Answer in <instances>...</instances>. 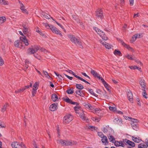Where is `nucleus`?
I'll return each mask as SVG.
<instances>
[{"mask_svg": "<svg viewBox=\"0 0 148 148\" xmlns=\"http://www.w3.org/2000/svg\"><path fill=\"white\" fill-rule=\"evenodd\" d=\"M56 23L62 29H63V30H64V32H65V29L63 27L60 23H58L57 21H55Z\"/></svg>", "mask_w": 148, "mask_h": 148, "instance_id": "60", "label": "nucleus"}, {"mask_svg": "<svg viewBox=\"0 0 148 148\" xmlns=\"http://www.w3.org/2000/svg\"><path fill=\"white\" fill-rule=\"evenodd\" d=\"M141 36V34H137L134 35L132 37V39L130 40L131 43L133 42L137 38H140Z\"/></svg>", "mask_w": 148, "mask_h": 148, "instance_id": "17", "label": "nucleus"}, {"mask_svg": "<svg viewBox=\"0 0 148 148\" xmlns=\"http://www.w3.org/2000/svg\"><path fill=\"white\" fill-rule=\"evenodd\" d=\"M132 140L136 143H139L141 141V139L139 138L132 136Z\"/></svg>", "mask_w": 148, "mask_h": 148, "instance_id": "30", "label": "nucleus"}, {"mask_svg": "<svg viewBox=\"0 0 148 148\" xmlns=\"http://www.w3.org/2000/svg\"><path fill=\"white\" fill-rule=\"evenodd\" d=\"M39 85V82H36L34 84L32 90V95L33 97L36 94L37 90L38 88Z\"/></svg>", "mask_w": 148, "mask_h": 148, "instance_id": "7", "label": "nucleus"}, {"mask_svg": "<svg viewBox=\"0 0 148 148\" xmlns=\"http://www.w3.org/2000/svg\"><path fill=\"white\" fill-rule=\"evenodd\" d=\"M58 108V104L54 103L51 105L49 107V109L51 111H54L56 110Z\"/></svg>", "mask_w": 148, "mask_h": 148, "instance_id": "12", "label": "nucleus"}, {"mask_svg": "<svg viewBox=\"0 0 148 148\" xmlns=\"http://www.w3.org/2000/svg\"><path fill=\"white\" fill-rule=\"evenodd\" d=\"M14 45L16 47H19L21 49L25 48L24 46L22 44L20 39V40H17L15 41L14 43Z\"/></svg>", "mask_w": 148, "mask_h": 148, "instance_id": "9", "label": "nucleus"}, {"mask_svg": "<svg viewBox=\"0 0 148 148\" xmlns=\"http://www.w3.org/2000/svg\"><path fill=\"white\" fill-rule=\"evenodd\" d=\"M75 93L78 95H79L81 96H82V93L81 92V90H76L75 91Z\"/></svg>", "mask_w": 148, "mask_h": 148, "instance_id": "59", "label": "nucleus"}, {"mask_svg": "<svg viewBox=\"0 0 148 148\" xmlns=\"http://www.w3.org/2000/svg\"><path fill=\"white\" fill-rule=\"evenodd\" d=\"M76 86L77 88L80 90H82L84 88V86H83L80 84H76Z\"/></svg>", "mask_w": 148, "mask_h": 148, "instance_id": "41", "label": "nucleus"}, {"mask_svg": "<svg viewBox=\"0 0 148 148\" xmlns=\"http://www.w3.org/2000/svg\"><path fill=\"white\" fill-rule=\"evenodd\" d=\"M84 106L85 107L89 109V110H92L93 109V107L89 103H87L86 104L84 105Z\"/></svg>", "mask_w": 148, "mask_h": 148, "instance_id": "39", "label": "nucleus"}, {"mask_svg": "<svg viewBox=\"0 0 148 148\" xmlns=\"http://www.w3.org/2000/svg\"><path fill=\"white\" fill-rule=\"evenodd\" d=\"M120 42L121 44L126 48L128 49L129 50H132V51H134V50L133 49L130 47L129 46L126 44L123 40H120Z\"/></svg>", "mask_w": 148, "mask_h": 148, "instance_id": "19", "label": "nucleus"}, {"mask_svg": "<svg viewBox=\"0 0 148 148\" xmlns=\"http://www.w3.org/2000/svg\"><path fill=\"white\" fill-rule=\"evenodd\" d=\"M25 67L26 69H27L28 68V64L29 63H30V62L28 60L26 59L25 60Z\"/></svg>", "mask_w": 148, "mask_h": 148, "instance_id": "52", "label": "nucleus"}, {"mask_svg": "<svg viewBox=\"0 0 148 148\" xmlns=\"http://www.w3.org/2000/svg\"><path fill=\"white\" fill-rule=\"evenodd\" d=\"M73 120V116L70 114L66 115L63 118V121L66 123H68Z\"/></svg>", "mask_w": 148, "mask_h": 148, "instance_id": "5", "label": "nucleus"}, {"mask_svg": "<svg viewBox=\"0 0 148 148\" xmlns=\"http://www.w3.org/2000/svg\"><path fill=\"white\" fill-rule=\"evenodd\" d=\"M91 119L94 121L99 122L100 120V119L99 118L92 117Z\"/></svg>", "mask_w": 148, "mask_h": 148, "instance_id": "53", "label": "nucleus"}, {"mask_svg": "<svg viewBox=\"0 0 148 148\" xmlns=\"http://www.w3.org/2000/svg\"><path fill=\"white\" fill-rule=\"evenodd\" d=\"M26 89V88H21L19 89H18V90H16L15 91V92L16 93H21L23 92L24 90Z\"/></svg>", "mask_w": 148, "mask_h": 148, "instance_id": "37", "label": "nucleus"}, {"mask_svg": "<svg viewBox=\"0 0 148 148\" xmlns=\"http://www.w3.org/2000/svg\"><path fill=\"white\" fill-rule=\"evenodd\" d=\"M8 106V103H6L3 106V108H1V111L2 112H4L7 109V107Z\"/></svg>", "mask_w": 148, "mask_h": 148, "instance_id": "34", "label": "nucleus"}, {"mask_svg": "<svg viewBox=\"0 0 148 148\" xmlns=\"http://www.w3.org/2000/svg\"><path fill=\"white\" fill-rule=\"evenodd\" d=\"M68 36L72 42L74 43L76 45H78L80 48H83V46L82 45L78 39L76 38L74 36L71 34H69L68 35Z\"/></svg>", "mask_w": 148, "mask_h": 148, "instance_id": "1", "label": "nucleus"}, {"mask_svg": "<svg viewBox=\"0 0 148 148\" xmlns=\"http://www.w3.org/2000/svg\"><path fill=\"white\" fill-rule=\"evenodd\" d=\"M67 72L69 73L70 74H72L75 77L78 79V77H79V76H77V75L75 74V73L73 72V71L71 70H68L66 71Z\"/></svg>", "mask_w": 148, "mask_h": 148, "instance_id": "40", "label": "nucleus"}, {"mask_svg": "<svg viewBox=\"0 0 148 148\" xmlns=\"http://www.w3.org/2000/svg\"><path fill=\"white\" fill-rule=\"evenodd\" d=\"M77 144V143L76 141L73 140H67L66 145L67 146L70 145L72 146L75 145Z\"/></svg>", "mask_w": 148, "mask_h": 148, "instance_id": "22", "label": "nucleus"}, {"mask_svg": "<svg viewBox=\"0 0 148 148\" xmlns=\"http://www.w3.org/2000/svg\"><path fill=\"white\" fill-rule=\"evenodd\" d=\"M19 2L20 4V9L22 11V12L25 14H28V12L25 9V7L23 4L20 1H19Z\"/></svg>", "mask_w": 148, "mask_h": 148, "instance_id": "11", "label": "nucleus"}, {"mask_svg": "<svg viewBox=\"0 0 148 148\" xmlns=\"http://www.w3.org/2000/svg\"><path fill=\"white\" fill-rule=\"evenodd\" d=\"M108 132L109 133V135H114V130L110 128H108Z\"/></svg>", "mask_w": 148, "mask_h": 148, "instance_id": "51", "label": "nucleus"}, {"mask_svg": "<svg viewBox=\"0 0 148 148\" xmlns=\"http://www.w3.org/2000/svg\"><path fill=\"white\" fill-rule=\"evenodd\" d=\"M127 95L128 100L132 102L133 100V95L132 92L130 90L128 91Z\"/></svg>", "mask_w": 148, "mask_h": 148, "instance_id": "21", "label": "nucleus"}, {"mask_svg": "<svg viewBox=\"0 0 148 148\" xmlns=\"http://www.w3.org/2000/svg\"><path fill=\"white\" fill-rule=\"evenodd\" d=\"M96 77H97L98 79H100L101 81L102 82H104V80L102 77H101L100 76L99 74L98 75H97Z\"/></svg>", "mask_w": 148, "mask_h": 148, "instance_id": "58", "label": "nucleus"}, {"mask_svg": "<svg viewBox=\"0 0 148 148\" xmlns=\"http://www.w3.org/2000/svg\"><path fill=\"white\" fill-rule=\"evenodd\" d=\"M42 15L45 18H47V19H49L51 17V16L45 13H43Z\"/></svg>", "mask_w": 148, "mask_h": 148, "instance_id": "46", "label": "nucleus"}, {"mask_svg": "<svg viewBox=\"0 0 148 148\" xmlns=\"http://www.w3.org/2000/svg\"><path fill=\"white\" fill-rule=\"evenodd\" d=\"M23 28V32L24 34H27L29 32V27L27 25L23 24L22 25Z\"/></svg>", "mask_w": 148, "mask_h": 148, "instance_id": "10", "label": "nucleus"}, {"mask_svg": "<svg viewBox=\"0 0 148 148\" xmlns=\"http://www.w3.org/2000/svg\"><path fill=\"white\" fill-rule=\"evenodd\" d=\"M95 110L96 113H99L101 111L100 109L99 108H96L95 109Z\"/></svg>", "mask_w": 148, "mask_h": 148, "instance_id": "62", "label": "nucleus"}, {"mask_svg": "<svg viewBox=\"0 0 148 148\" xmlns=\"http://www.w3.org/2000/svg\"><path fill=\"white\" fill-rule=\"evenodd\" d=\"M13 148H26L25 145L23 143H20L17 142H13L11 145Z\"/></svg>", "mask_w": 148, "mask_h": 148, "instance_id": "3", "label": "nucleus"}, {"mask_svg": "<svg viewBox=\"0 0 148 148\" xmlns=\"http://www.w3.org/2000/svg\"><path fill=\"white\" fill-rule=\"evenodd\" d=\"M89 92L91 93V94L94 95V96H96V94L94 93L93 90L92 89H89Z\"/></svg>", "mask_w": 148, "mask_h": 148, "instance_id": "64", "label": "nucleus"}, {"mask_svg": "<svg viewBox=\"0 0 148 148\" xmlns=\"http://www.w3.org/2000/svg\"><path fill=\"white\" fill-rule=\"evenodd\" d=\"M90 73L94 77H96L97 75H98L99 74L97 73L95 71L92 69H91Z\"/></svg>", "mask_w": 148, "mask_h": 148, "instance_id": "36", "label": "nucleus"}, {"mask_svg": "<svg viewBox=\"0 0 148 148\" xmlns=\"http://www.w3.org/2000/svg\"><path fill=\"white\" fill-rule=\"evenodd\" d=\"M139 83L142 89H145L146 86L145 85V82L144 79H141L139 82Z\"/></svg>", "mask_w": 148, "mask_h": 148, "instance_id": "23", "label": "nucleus"}, {"mask_svg": "<svg viewBox=\"0 0 148 148\" xmlns=\"http://www.w3.org/2000/svg\"><path fill=\"white\" fill-rule=\"evenodd\" d=\"M43 73L46 77L48 78H50V76H49L48 73L46 71H43Z\"/></svg>", "mask_w": 148, "mask_h": 148, "instance_id": "49", "label": "nucleus"}, {"mask_svg": "<svg viewBox=\"0 0 148 148\" xmlns=\"http://www.w3.org/2000/svg\"><path fill=\"white\" fill-rule=\"evenodd\" d=\"M74 110L76 112V113L77 114H78L80 112H81L82 110L80 108V107L78 106H76L74 108Z\"/></svg>", "mask_w": 148, "mask_h": 148, "instance_id": "28", "label": "nucleus"}, {"mask_svg": "<svg viewBox=\"0 0 148 148\" xmlns=\"http://www.w3.org/2000/svg\"><path fill=\"white\" fill-rule=\"evenodd\" d=\"M103 131L104 133H106L108 131V128L107 129L106 127H103Z\"/></svg>", "mask_w": 148, "mask_h": 148, "instance_id": "63", "label": "nucleus"}, {"mask_svg": "<svg viewBox=\"0 0 148 148\" xmlns=\"http://www.w3.org/2000/svg\"><path fill=\"white\" fill-rule=\"evenodd\" d=\"M120 42L121 44L126 48L128 49L129 50H132V51H134V50L133 49L130 47L129 46L126 44L123 40H120Z\"/></svg>", "mask_w": 148, "mask_h": 148, "instance_id": "18", "label": "nucleus"}, {"mask_svg": "<svg viewBox=\"0 0 148 148\" xmlns=\"http://www.w3.org/2000/svg\"><path fill=\"white\" fill-rule=\"evenodd\" d=\"M44 26L47 29H50V26H52V25H49V24L47 23H45L44 24Z\"/></svg>", "mask_w": 148, "mask_h": 148, "instance_id": "55", "label": "nucleus"}, {"mask_svg": "<svg viewBox=\"0 0 148 148\" xmlns=\"http://www.w3.org/2000/svg\"><path fill=\"white\" fill-rule=\"evenodd\" d=\"M66 92L69 94H72L73 92V90L69 89L66 91Z\"/></svg>", "mask_w": 148, "mask_h": 148, "instance_id": "57", "label": "nucleus"}, {"mask_svg": "<svg viewBox=\"0 0 148 148\" xmlns=\"http://www.w3.org/2000/svg\"><path fill=\"white\" fill-rule=\"evenodd\" d=\"M85 113H86V112L82 110L78 114L79 115V117L83 121L86 122H88V120L86 116Z\"/></svg>", "mask_w": 148, "mask_h": 148, "instance_id": "8", "label": "nucleus"}, {"mask_svg": "<svg viewBox=\"0 0 148 148\" xmlns=\"http://www.w3.org/2000/svg\"><path fill=\"white\" fill-rule=\"evenodd\" d=\"M98 136L100 137L101 138H102L103 137L105 136H104L103 133L102 132H99L98 133Z\"/></svg>", "mask_w": 148, "mask_h": 148, "instance_id": "56", "label": "nucleus"}, {"mask_svg": "<svg viewBox=\"0 0 148 148\" xmlns=\"http://www.w3.org/2000/svg\"><path fill=\"white\" fill-rule=\"evenodd\" d=\"M124 141L127 144L132 147H134L135 146V144L134 142H132L127 139H125Z\"/></svg>", "mask_w": 148, "mask_h": 148, "instance_id": "27", "label": "nucleus"}, {"mask_svg": "<svg viewBox=\"0 0 148 148\" xmlns=\"http://www.w3.org/2000/svg\"><path fill=\"white\" fill-rule=\"evenodd\" d=\"M142 90L143 91V92H142V95L143 97L146 99L147 98V94L146 93L145 89H142Z\"/></svg>", "mask_w": 148, "mask_h": 148, "instance_id": "45", "label": "nucleus"}, {"mask_svg": "<svg viewBox=\"0 0 148 148\" xmlns=\"http://www.w3.org/2000/svg\"><path fill=\"white\" fill-rule=\"evenodd\" d=\"M114 53L115 55H118L119 56H121V51L116 49L115 50L114 52Z\"/></svg>", "mask_w": 148, "mask_h": 148, "instance_id": "44", "label": "nucleus"}, {"mask_svg": "<svg viewBox=\"0 0 148 148\" xmlns=\"http://www.w3.org/2000/svg\"><path fill=\"white\" fill-rule=\"evenodd\" d=\"M20 39L21 42H24L25 45L28 46L29 45L27 40L25 36L24 37H21L20 38Z\"/></svg>", "mask_w": 148, "mask_h": 148, "instance_id": "20", "label": "nucleus"}, {"mask_svg": "<svg viewBox=\"0 0 148 148\" xmlns=\"http://www.w3.org/2000/svg\"><path fill=\"white\" fill-rule=\"evenodd\" d=\"M129 68L131 69H138L139 70H140L141 69L140 68H139L138 67L136 66H129Z\"/></svg>", "mask_w": 148, "mask_h": 148, "instance_id": "50", "label": "nucleus"}, {"mask_svg": "<svg viewBox=\"0 0 148 148\" xmlns=\"http://www.w3.org/2000/svg\"><path fill=\"white\" fill-rule=\"evenodd\" d=\"M96 16L98 18L101 19L103 17V12L101 9H99L96 12Z\"/></svg>", "mask_w": 148, "mask_h": 148, "instance_id": "14", "label": "nucleus"}, {"mask_svg": "<svg viewBox=\"0 0 148 148\" xmlns=\"http://www.w3.org/2000/svg\"><path fill=\"white\" fill-rule=\"evenodd\" d=\"M114 123L118 124L120 125H121L122 124L121 120L119 119L118 118H116L114 120Z\"/></svg>", "mask_w": 148, "mask_h": 148, "instance_id": "25", "label": "nucleus"}, {"mask_svg": "<svg viewBox=\"0 0 148 148\" xmlns=\"http://www.w3.org/2000/svg\"><path fill=\"white\" fill-rule=\"evenodd\" d=\"M50 29L53 33L59 35L61 37L62 36V35L60 31L54 26L52 25L50 26Z\"/></svg>", "mask_w": 148, "mask_h": 148, "instance_id": "6", "label": "nucleus"}, {"mask_svg": "<svg viewBox=\"0 0 148 148\" xmlns=\"http://www.w3.org/2000/svg\"><path fill=\"white\" fill-rule=\"evenodd\" d=\"M98 34L103 39L105 40H108V37L105 35L104 32L102 31L101 30L98 31Z\"/></svg>", "mask_w": 148, "mask_h": 148, "instance_id": "15", "label": "nucleus"}, {"mask_svg": "<svg viewBox=\"0 0 148 148\" xmlns=\"http://www.w3.org/2000/svg\"><path fill=\"white\" fill-rule=\"evenodd\" d=\"M100 43L104 46L106 48L109 49L112 48V46L110 44L107 43L104 41L100 40Z\"/></svg>", "mask_w": 148, "mask_h": 148, "instance_id": "13", "label": "nucleus"}, {"mask_svg": "<svg viewBox=\"0 0 148 148\" xmlns=\"http://www.w3.org/2000/svg\"><path fill=\"white\" fill-rule=\"evenodd\" d=\"M138 148H147L146 146L144 144L141 143L138 146Z\"/></svg>", "mask_w": 148, "mask_h": 148, "instance_id": "47", "label": "nucleus"}, {"mask_svg": "<svg viewBox=\"0 0 148 148\" xmlns=\"http://www.w3.org/2000/svg\"><path fill=\"white\" fill-rule=\"evenodd\" d=\"M4 64V61L0 56V66Z\"/></svg>", "mask_w": 148, "mask_h": 148, "instance_id": "61", "label": "nucleus"}, {"mask_svg": "<svg viewBox=\"0 0 148 148\" xmlns=\"http://www.w3.org/2000/svg\"><path fill=\"white\" fill-rule=\"evenodd\" d=\"M32 48H29L27 50V53L29 54H32L36 52L38 50L40 47L37 45L32 46Z\"/></svg>", "mask_w": 148, "mask_h": 148, "instance_id": "4", "label": "nucleus"}, {"mask_svg": "<svg viewBox=\"0 0 148 148\" xmlns=\"http://www.w3.org/2000/svg\"><path fill=\"white\" fill-rule=\"evenodd\" d=\"M112 135H109L110 136L109 137V139L110 142H112V143H114L115 141V139L112 136Z\"/></svg>", "mask_w": 148, "mask_h": 148, "instance_id": "38", "label": "nucleus"}, {"mask_svg": "<svg viewBox=\"0 0 148 148\" xmlns=\"http://www.w3.org/2000/svg\"><path fill=\"white\" fill-rule=\"evenodd\" d=\"M58 143H60L62 145H66L67 140H58Z\"/></svg>", "mask_w": 148, "mask_h": 148, "instance_id": "33", "label": "nucleus"}, {"mask_svg": "<svg viewBox=\"0 0 148 148\" xmlns=\"http://www.w3.org/2000/svg\"><path fill=\"white\" fill-rule=\"evenodd\" d=\"M0 4L8 5L9 4V3L5 0H0Z\"/></svg>", "mask_w": 148, "mask_h": 148, "instance_id": "35", "label": "nucleus"}, {"mask_svg": "<svg viewBox=\"0 0 148 148\" xmlns=\"http://www.w3.org/2000/svg\"><path fill=\"white\" fill-rule=\"evenodd\" d=\"M128 118L131 119L130 123L133 129L135 130H137L138 129V120L134 119H132L130 117H129Z\"/></svg>", "mask_w": 148, "mask_h": 148, "instance_id": "2", "label": "nucleus"}, {"mask_svg": "<svg viewBox=\"0 0 148 148\" xmlns=\"http://www.w3.org/2000/svg\"><path fill=\"white\" fill-rule=\"evenodd\" d=\"M109 108L110 111H113L114 112L116 113V112L117 111L116 108L115 107H113L110 106L109 107Z\"/></svg>", "mask_w": 148, "mask_h": 148, "instance_id": "42", "label": "nucleus"}, {"mask_svg": "<svg viewBox=\"0 0 148 148\" xmlns=\"http://www.w3.org/2000/svg\"><path fill=\"white\" fill-rule=\"evenodd\" d=\"M86 128L88 129L91 130L92 131H94L95 130H97V128L96 127L94 126H89L88 125H86Z\"/></svg>", "mask_w": 148, "mask_h": 148, "instance_id": "26", "label": "nucleus"}, {"mask_svg": "<svg viewBox=\"0 0 148 148\" xmlns=\"http://www.w3.org/2000/svg\"><path fill=\"white\" fill-rule=\"evenodd\" d=\"M51 99L53 101L55 102L58 99V96L55 94H53L51 96Z\"/></svg>", "mask_w": 148, "mask_h": 148, "instance_id": "32", "label": "nucleus"}, {"mask_svg": "<svg viewBox=\"0 0 148 148\" xmlns=\"http://www.w3.org/2000/svg\"><path fill=\"white\" fill-rule=\"evenodd\" d=\"M64 101L68 103L73 105H75L77 103L76 102L72 101L71 99L68 98L64 99Z\"/></svg>", "mask_w": 148, "mask_h": 148, "instance_id": "29", "label": "nucleus"}, {"mask_svg": "<svg viewBox=\"0 0 148 148\" xmlns=\"http://www.w3.org/2000/svg\"><path fill=\"white\" fill-rule=\"evenodd\" d=\"M78 79H79V80H81L82 81L85 82V83H86L87 84H90V83H89V82H88L87 81L85 80L84 79L82 78L81 77H78Z\"/></svg>", "mask_w": 148, "mask_h": 148, "instance_id": "54", "label": "nucleus"}, {"mask_svg": "<svg viewBox=\"0 0 148 148\" xmlns=\"http://www.w3.org/2000/svg\"><path fill=\"white\" fill-rule=\"evenodd\" d=\"M125 57L127 59L131 60H134L135 58V57L134 56H132L128 54L125 55Z\"/></svg>", "mask_w": 148, "mask_h": 148, "instance_id": "31", "label": "nucleus"}, {"mask_svg": "<svg viewBox=\"0 0 148 148\" xmlns=\"http://www.w3.org/2000/svg\"><path fill=\"white\" fill-rule=\"evenodd\" d=\"M104 86L106 87V88L107 89L108 91H109L110 90L109 88V85L104 80V82H102Z\"/></svg>", "mask_w": 148, "mask_h": 148, "instance_id": "48", "label": "nucleus"}, {"mask_svg": "<svg viewBox=\"0 0 148 148\" xmlns=\"http://www.w3.org/2000/svg\"><path fill=\"white\" fill-rule=\"evenodd\" d=\"M115 145L116 147L121 146L122 147H124L125 146V143L124 141H121L119 142L118 141H115L114 142Z\"/></svg>", "mask_w": 148, "mask_h": 148, "instance_id": "16", "label": "nucleus"}, {"mask_svg": "<svg viewBox=\"0 0 148 148\" xmlns=\"http://www.w3.org/2000/svg\"><path fill=\"white\" fill-rule=\"evenodd\" d=\"M6 21V18L4 16L0 17V24L4 23Z\"/></svg>", "mask_w": 148, "mask_h": 148, "instance_id": "43", "label": "nucleus"}, {"mask_svg": "<svg viewBox=\"0 0 148 148\" xmlns=\"http://www.w3.org/2000/svg\"><path fill=\"white\" fill-rule=\"evenodd\" d=\"M102 143L105 145H107L108 144V140L106 136H105L101 139Z\"/></svg>", "mask_w": 148, "mask_h": 148, "instance_id": "24", "label": "nucleus"}]
</instances>
